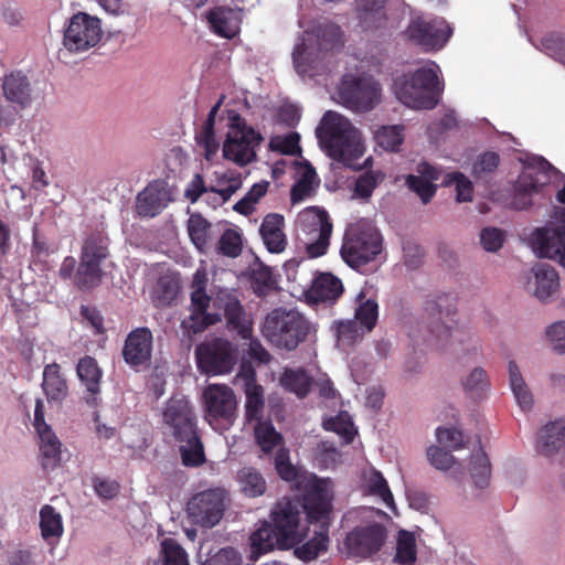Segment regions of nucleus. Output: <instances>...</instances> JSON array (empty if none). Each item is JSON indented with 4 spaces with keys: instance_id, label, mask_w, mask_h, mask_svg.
<instances>
[{
    "instance_id": "nucleus-1",
    "label": "nucleus",
    "mask_w": 565,
    "mask_h": 565,
    "mask_svg": "<svg viewBox=\"0 0 565 565\" xmlns=\"http://www.w3.org/2000/svg\"><path fill=\"white\" fill-rule=\"evenodd\" d=\"M302 504L303 497L301 500L285 497L274 504L269 520H264L249 536L252 561L275 550L288 551L302 542L303 534L300 531Z\"/></svg>"
},
{
    "instance_id": "nucleus-2",
    "label": "nucleus",
    "mask_w": 565,
    "mask_h": 565,
    "mask_svg": "<svg viewBox=\"0 0 565 565\" xmlns=\"http://www.w3.org/2000/svg\"><path fill=\"white\" fill-rule=\"evenodd\" d=\"M332 495L321 481H316L306 488L303 492L302 509L309 522L321 523L320 531L295 550L296 556L305 562L313 561L318 555L327 551L329 543L330 514L332 510Z\"/></svg>"
},
{
    "instance_id": "nucleus-3",
    "label": "nucleus",
    "mask_w": 565,
    "mask_h": 565,
    "mask_svg": "<svg viewBox=\"0 0 565 565\" xmlns=\"http://www.w3.org/2000/svg\"><path fill=\"white\" fill-rule=\"evenodd\" d=\"M343 45L340 26L326 22L318 24L312 33H306L292 52V61L297 73L313 75L315 62L320 53L333 51Z\"/></svg>"
},
{
    "instance_id": "nucleus-4",
    "label": "nucleus",
    "mask_w": 565,
    "mask_h": 565,
    "mask_svg": "<svg viewBox=\"0 0 565 565\" xmlns=\"http://www.w3.org/2000/svg\"><path fill=\"white\" fill-rule=\"evenodd\" d=\"M310 331V323L298 311L282 308L274 309L266 318L263 334L277 348L295 350L305 342Z\"/></svg>"
},
{
    "instance_id": "nucleus-5",
    "label": "nucleus",
    "mask_w": 565,
    "mask_h": 565,
    "mask_svg": "<svg viewBox=\"0 0 565 565\" xmlns=\"http://www.w3.org/2000/svg\"><path fill=\"white\" fill-rule=\"evenodd\" d=\"M108 238L100 232L87 235L82 244L74 286L81 291L97 288L105 276L103 263L109 257Z\"/></svg>"
},
{
    "instance_id": "nucleus-6",
    "label": "nucleus",
    "mask_w": 565,
    "mask_h": 565,
    "mask_svg": "<svg viewBox=\"0 0 565 565\" xmlns=\"http://www.w3.org/2000/svg\"><path fill=\"white\" fill-rule=\"evenodd\" d=\"M228 120L223 156L238 166H246L256 159V148L260 145L263 137L236 111L228 113Z\"/></svg>"
},
{
    "instance_id": "nucleus-7",
    "label": "nucleus",
    "mask_w": 565,
    "mask_h": 565,
    "mask_svg": "<svg viewBox=\"0 0 565 565\" xmlns=\"http://www.w3.org/2000/svg\"><path fill=\"white\" fill-rule=\"evenodd\" d=\"M424 313L427 320L428 338L426 341L438 348L446 347L457 329L452 328L456 313L455 298L450 294H429L424 302Z\"/></svg>"
},
{
    "instance_id": "nucleus-8",
    "label": "nucleus",
    "mask_w": 565,
    "mask_h": 565,
    "mask_svg": "<svg viewBox=\"0 0 565 565\" xmlns=\"http://www.w3.org/2000/svg\"><path fill=\"white\" fill-rule=\"evenodd\" d=\"M382 250L380 233L367 225H353L344 234L340 249L343 262L358 269L372 262Z\"/></svg>"
},
{
    "instance_id": "nucleus-9",
    "label": "nucleus",
    "mask_w": 565,
    "mask_h": 565,
    "mask_svg": "<svg viewBox=\"0 0 565 565\" xmlns=\"http://www.w3.org/2000/svg\"><path fill=\"white\" fill-rule=\"evenodd\" d=\"M323 140L329 154L337 160H347L362 152L358 130L349 119L328 110L322 117Z\"/></svg>"
},
{
    "instance_id": "nucleus-10",
    "label": "nucleus",
    "mask_w": 565,
    "mask_h": 565,
    "mask_svg": "<svg viewBox=\"0 0 565 565\" xmlns=\"http://www.w3.org/2000/svg\"><path fill=\"white\" fill-rule=\"evenodd\" d=\"M207 275L204 269L194 273L191 281L190 316L182 320L181 328L189 337L203 332L221 321L218 313L207 312L211 297L206 294Z\"/></svg>"
},
{
    "instance_id": "nucleus-11",
    "label": "nucleus",
    "mask_w": 565,
    "mask_h": 565,
    "mask_svg": "<svg viewBox=\"0 0 565 565\" xmlns=\"http://www.w3.org/2000/svg\"><path fill=\"white\" fill-rule=\"evenodd\" d=\"M204 418L216 431L228 430L237 417V401L226 385H209L203 392Z\"/></svg>"
},
{
    "instance_id": "nucleus-12",
    "label": "nucleus",
    "mask_w": 565,
    "mask_h": 565,
    "mask_svg": "<svg viewBox=\"0 0 565 565\" xmlns=\"http://www.w3.org/2000/svg\"><path fill=\"white\" fill-rule=\"evenodd\" d=\"M228 501L224 488H211L194 494L188 502L186 512L192 523L211 529L220 523Z\"/></svg>"
},
{
    "instance_id": "nucleus-13",
    "label": "nucleus",
    "mask_w": 565,
    "mask_h": 565,
    "mask_svg": "<svg viewBox=\"0 0 565 565\" xmlns=\"http://www.w3.org/2000/svg\"><path fill=\"white\" fill-rule=\"evenodd\" d=\"M300 226L306 235V252L310 258L327 254L333 225L327 211L309 207L300 214Z\"/></svg>"
},
{
    "instance_id": "nucleus-14",
    "label": "nucleus",
    "mask_w": 565,
    "mask_h": 565,
    "mask_svg": "<svg viewBox=\"0 0 565 565\" xmlns=\"http://www.w3.org/2000/svg\"><path fill=\"white\" fill-rule=\"evenodd\" d=\"M102 36V21L86 12H77L70 19L63 44L70 52L78 53L96 46Z\"/></svg>"
},
{
    "instance_id": "nucleus-15",
    "label": "nucleus",
    "mask_w": 565,
    "mask_h": 565,
    "mask_svg": "<svg viewBox=\"0 0 565 565\" xmlns=\"http://www.w3.org/2000/svg\"><path fill=\"white\" fill-rule=\"evenodd\" d=\"M195 355L199 367L206 374H225L236 364L237 349L228 340L216 338L199 344Z\"/></svg>"
},
{
    "instance_id": "nucleus-16",
    "label": "nucleus",
    "mask_w": 565,
    "mask_h": 565,
    "mask_svg": "<svg viewBox=\"0 0 565 565\" xmlns=\"http://www.w3.org/2000/svg\"><path fill=\"white\" fill-rule=\"evenodd\" d=\"M381 89L379 84L370 78L345 76L339 87L341 103L354 111H369L377 104Z\"/></svg>"
},
{
    "instance_id": "nucleus-17",
    "label": "nucleus",
    "mask_w": 565,
    "mask_h": 565,
    "mask_svg": "<svg viewBox=\"0 0 565 565\" xmlns=\"http://www.w3.org/2000/svg\"><path fill=\"white\" fill-rule=\"evenodd\" d=\"M387 539L386 527L379 522L356 525L344 540L348 554L367 558L377 554Z\"/></svg>"
},
{
    "instance_id": "nucleus-18",
    "label": "nucleus",
    "mask_w": 565,
    "mask_h": 565,
    "mask_svg": "<svg viewBox=\"0 0 565 565\" xmlns=\"http://www.w3.org/2000/svg\"><path fill=\"white\" fill-rule=\"evenodd\" d=\"M163 423L171 429L174 439H183L198 429L193 406L184 396L170 397L162 413Z\"/></svg>"
},
{
    "instance_id": "nucleus-19",
    "label": "nucleus",
    "mask_w": 565,
    "mask_h": 565,
    "mask_svg": "<svg viewBox=\"0 0 565 565\" xmlns=\"http://www.w3.org/2000/svg\"><path fill=\"white\" fill-rule=\"evenodd\" d=\"M2 96L9 105L29 109L38 98L30 76L21 70L6 73L1 79Z\"/></svg>"
},
{
    "instance_id": "nucleus-20",
    "label": "nucleus",
    "mask_w": 565,
    "mask_h": 565,
    "mask_svg": "<svg viewBox=\"0 0 565 565\" xmlns=\"http://www.w3.org/2000/svg\"><path fill=\"white\" fill-rule=\"evenodd\" d=\"M235 385L239 386L246 396V420L248 423L262 420L265 408L264 388L257 384L256 371L250 363H242L235 377Z\"/></svg>"
},
{
    "instance_id": "nucleus-21",
    "label": "nucleus",
    "mask_w": 565,
    "mask_h": 565,
    "mask_svg": "<svg viewBox=\"0 0 565 565\" xmlns=\"http://www.w3.org/2000/svg\"><path fill=\"white\" fill-rule=\"evenodd\" d=\"M407 38L426 50L441 47L451 35V29L444 20L417 18L406 29Z\"/></svg>"
},
{
    "instance_id": "nucleus-22",
    "label": "nucleus",
    "mask_w": 565,
    "mask_h": 565,
    "mask_svg": "<svg viewBox=\"0 0 565 565\" xmlns=\"http://www.w3.org/2000/svg\"><path fill=\"white\" fill-rule=\"evenodd\" d=\"M153 335L149 328L131 330L124 343L122 358L131 367L138 369L149 364L152 356Z\"/></svg>"
},
{
    "instance_id": "nucleus-23",
    "label": "nucleus",
    "mask_w": 565,
    "mask_h": 565,
    "mask_svg": "<svg viewBox=\"0 0 565 565\" xmlns=\"http://www.w3.org/2000/svg\"><path fill=\"white\" fill-rule=\"evenodd\" d=\"M217 301L224 310L227 328L236 331L242 339H249L253 335V322L239 299L226 292L220 295Z\"/></svg>"
},
{
    "instance_id": "nucleus-24",
    "label": "nucleus",
    "mask_w": 565,
    "mask_h": 565,
    "mask_svg": "<svg viewBox=\"0 0 565 565\" xmlns=\"http://www.w3.org/2000/svg\"><path fill=\"white\" fill-rule=\"evenodd\" d=\"M534 243L540 257L557 259L565 266V225L537 228Z\"/></svg>"
},
{
    "instance_id": "nucleus-25",
    "label": "nucleus",
    "mask_w": 565,
    "mask_h": 565,
    "mask_svg": "<svg viewBox=\"0 0 565 565\" xmlns=\"http://www.w3.org/2000/svg\"><path fill=\"white\" fill-rule=\"evenodd\" d=\"M393 92L402 104L413 109H433L438 105V99L424 94L409 75L397 77L393 84Z\"/></svg>"
},
{
    "instance_id": "nucleus-26",
    "label": "nucleus",
    "mask_w": 565,
    "mask_h": 565,
    "mask_svg": "<svg viewBox=\"0 0 565 565\" xmlns=\"http://www.w3.org/2000/svg\"><path fill=\"white\" fill-rule=\"evenodd\" d=\"M169 192L161 181L148 184L136 200V211L141 217H154L166 206Z\"/></svg>"
},
{
    "instance_id": "nucleus-27",
    "label": "nucleus",
    "mask_w": 565,
    "mask_h": 565,
    "mask_svg": "<svg viewBox=\"0 0 565 565\" xmlns=\"http://www.w3.org/2000/svg\"><path fill=\"white\" fill-rule=\"evenodd\" d=\"M343 284L340 278L331 273H320L312 280L307 291V297L316 303H334L343 294Z\"/></svg>"
},
{
    "instance_id": "nucleus-28",
    "label": "nucleus",
    "mask_w": 565,
    "mask_h": 565,
    "mask_svg": "<svg viewBox=\"0 0 565 565\" xmlns=\"http://www.w3.org/2000/svg\"><path fill=\"white\" fill-rule=\"evenodd\" d=\"M285 218L278 213L267 214L259 227V234L267 250L280 254L286 249L287 236L284 232Z\"/></svg>"
},
{
    "instance_id": "nucleus-29",
    "label": "nucleus",
    "mask_w": 565,
    "mask_h": 565,
    "mask_svg": "<svg viewBox=\"0 0 565 565\" xmlns=\"http://www.w3.org/2000/svg\"><path fill=\"white\" fill-rule=\"evenodd\" d=\"M205 18L212 32L221 38L233 39L239 32L238 14L233 8L215 7L206 12Z\"/></svg>"
},
{
    "instance_id": "nucleus-30",
    "label": "nucleus",
    "mask_w": 565,
    "mask_h": 565,
    "mask_svg": "<svg viewBox=\"0 0 565 565\" xmlns=\"http://www.w3.org/2000/svg\"><path fill=\"white\" fill-rule=\"evenodd\" d=\"M550 181L551 177L545 171L525 172L516 186V195L513 200L514 207L524 210L531 206V195L542 192L543 188L550 184Z\"/></svg>"
},
{
    "instance_id": "nucleus-31",
    "label": "nucleus",
    "mask_w": 565,
    "mask_h": 565,
    "mask_svg": "<svg viewBox=\"0 0 565 565\" xmlns=\"http://www.w3.org/2000/svg\"><path fill=\"white\" fill-rule=\"evenodd\" d=\"M81 382L86 386L85 401L89 406L97 405V397L100 393L102 370L97 361L89 355L82 358L76 366Z\"/></svg>"
},
{
    "instance_id": "nucleus-32",
    "label": "nucleus",
    "mask_w": 565,
    "mask_h": 565,
    "mask_svg": "<svg viewBox=\"0 0 565 565\" xmlns=\"http://www.w3.org/2000/svg\"><path fill=\"white\" fill-rule=\"evenodd\" d=\"M536 448L544 456H552L561 450L565 456V425L559 422L546 424L539 433Z\"/></svg>"
},
{
    "instance_id": "nucleus-33",
    "label": "nucleus",
    "mask_w": 565,
    "mask_h": 565,
    "mask_svg": "<svg viewBox=\"0 0 565 565\" xmlns=\"http://www.w3.org/2000/svg\"><path fill=\"white\" fill-rule=\"evenodd\" d=\"M536 288L535 297L541 301H550L558 291L559 277L554 267L547 264H537L533 267Z\"/></svg>"
},
{
    "instance_id": "nucleus-34",
    "label": "nucleus",
    "mask_w": 565,
    "mask_h": 565,
    "mask_svg": "<svg viewBox=\"0 0 565 565\" xmlns=\"http://www.w3.org/2000/svg\"><path fill=\"white\" fill-rule=\"evenodd\" d=\"M42 387L49 402L61 403L67 397L68 386L57 363L44 367Z\"/></svg>"
},
{
    "instance_id": "nucleus-35",
    "label": "nucleus",
    "mask_w": 565,
    "mask_h": 565,
    "mask_svg": "<svg viewBox=\"0 0 565 565\" xmlns=\"http://www.w3.org/2000/svg\"><path fill=\"white\" fill-rule=\"evenodd\" d=\"M282 387L294 393L298 398H305L315 383L305 369H286L280 377Z\"/></svg>"
},
{
    "instance_id": "nucleus-36",
    "label": "nucleus",
    "mask_w": 565,
    "mask_h": 565,
    "mask_svg": "<svg viewBox=\"0 0 565 565\" xmlns=\"http://www.w3.org/2000/svg\"><path fill=\"white\" fill-rule=\"evenodd\" d=\"M183 444L180 446L182 463L185 467H200L205 462L204 446L199 435V430L189 434L186 438L177 439Z\"/></svg>"
},
{
    "instance_id": "nucleus-37",
    "label": "nucleus",
    "mask_w": 565,
    "mask_h": 565,
    "mask_svg": "<svg viewBox=\"0 0 565 565\" xmlns=\"http://www.w3.org/2000/svg\"><path fill=\"white\" fill-rule=\"evenodd\" d=\"M188 234L193 245L205 252L207 244L212 241V224L200 213L190 215L186 225Z\"/></svg>"
},
{
    "instance_id": "nucleus-38",
    "label": "nucleus",
    "mask_w": 565,
    "mask_h": 565,
    "mask_svg": "<svg viewBox=\"0 0 565 565\" xmlns=\"http://www.w3.org/2000/svg\"><path fill=\"white\" fill-rule=\"evenodd\" d=\"M237 481L241 491L248 498L263 495L267 489V482L263 475L254 467H244L237 472Z\"/></svg>"
},
{
    "instance_id": "nucleus-39",
    "label": "nucleus",
    "mask_w": 565,
    "mask_h": 565,
    "mask_svg": "<svg viewBox=\"0 0 565 565\" xmlns=\"http://www.w3.org/2000/svg\"><path fill=\"white\" fill-rule=\"evenodd\" d=\"M509 380L514 397L522 411H530L533 406V395L523 380L518 364L509 362Z\"/></svg>"
},
{
    "instance_id": "nucleus-40",
    "label": "nucleus",
    "mask_w": 565,
    "mask_h": 565,
    "mask_svg": "<svg viewBox=\"0 0 565 565\" xmlns=\"http://www.w3.org/2000/svg\"><path fill=\"white\" fill-rule=\"evenodd\" d=\"M364 481L369 494L380 498L388 508L394 507L393 493L386 479L379 470L372 468L365 472Z\"/></svg>"
},
{
    "instance_id": "nucleus-41",
    "label": "nucleus",
    "mask_w": 565,
    "mask_h": 565,
    "mask_svg": "<svg viewBox=\"0 0 565 565\" xmlns=\"http://www.w3.org/2000/svg\"><path fill=\"white\" fill-rule=\"evenodd\" d=\"M254 426V436L260 449L269 454L282 443V436L275 429L270 420H257Z\"/></svg>"
},
{
    "instance_id": "nucleus-42",
    "label": "nucleus",
    "mask_w": 565,
    "mask_h": 565,
    "mask_svg": "<svg viewBox=\"0 0 565 565\" xmlns=\"http://www.w3.org/2000/svg\"><path fill=\"white\" fill-rule=\"evenodd\" d=\"M416 539L412 532L401 530L397 535L394 562L399 565H414L417 559Z\"/></svg>"
},
{
    "instance_id": "nucleus-43",
    "label": "nucleus",
    "mask_w": 565,
    "mask_h": 565,
    "mask_svg": "<svg viewBox=\"0 0 565 565\" xmlns=\"http://www.w3.org/2000/svg\"><path fill=\"white\" fill-rule=\"evenodd\" d=\"M415 84L424 92L435 96L438 100L444 90V84L440 82L437 72L431 67H422L409 75Z\"/></svg>"
},
{
    "instance_id": "nucleus-44",
    "label": "nucleus",
    "mask_w": 565,
    "mask_h": 565,
    "mask_svg": "<svg viewBox=\"0 0 565 565\" xmlns=\"http://www.w3.org/2000/svg\"><path fill=\"white\" fill-rule=\"evenodd\" d=\"M40 527L44 540L62 536V516L52 505L45 504L40 510Z\"/></svg>"
},
{
    "instance_id": "nucleus-45",
    "label": "nucleus",
    "mask_w": 565,
    "mask_h": 565,
    "mask_svg": "<svg viewBox=\"0 0 565 565\" xmlns=\"http://www.w3.org/2000/svg\"><path fill=\"white\" fill-rule=\"evenodd\" d=\"M462 387L470 398H482L489 388V380L486 371L481 367H475L462 381Z\"/></svg>"
},
{
    "instance_id": "nucleus-46",
    "label": "nucleus",
    "mask_w": 565,
    "mask_h": 565,
    "mask_svg": "<svg viewBox=\"0 0 565 565\" xmlns=\"http://www.w3.org/2000/svg\"><path fill=\"white\" fill-rule=\"evenodd\" d=\"M470 465V473L476 487L486 488L491 475L490 460L487 454L483 450L477 451L471 456Z\"/></svg>"
},
{
    "instance_id": "nucleus-47",
    "label": "nucleus",
    "mask_w": 565,
    "mask_h": 565,
    "mask_svg": "<svg viewBox=\"0 0 565 565\" xmlns=\"http://www.w3.org/2000/svg\"><path fill=\"white\" fill-rule=\"evenodd\" d=\"M39 437L41 440L40 450L44 460L43 466L55 467L61 460V441L53 430L46 431Z\"/></svg>"
},
{
    "instance_id": "nucleus-48",
    "label": "nucleus",
    "mask_w": 565,
    "mask_h": 565,
    "mask_svg": "<svg viewBox=\"0 0 565 565\" xmlns=\"http://www.w3.org/2000/svg\"><path fill=\"white\" fill-rule=\"evenodd\" d=\"M364 294H359L360 303L355 309V320L362 324L367 331H372L376 326L379 318V305L374 299H365Z\"/></svg>"
},
{
    "instance_id": "nucleus-49",
    "label": "nucleus",
    "mask_w": 565,
    "mask_h": 565,
    "mask_svg": "<svg viewBox=\"0 0 565 565\" xmlns=\"http://www.w3.org/2000/svg\"><path fill=\"white\" fill-rule=\"evenodd\" d=\"M250 284L256 295L266 296L275 289L276 281L273 277L271 269L264 264H259L252 269Z\"/></svg>"
},
{
    "instance_id": "nucleus-50",
    "label": "nucleus",
    "mask_w": 565,
    "mask_h": 565,
    "mask_svg": "<svg viewBox=\"0 0 565 565\" xmlns=\"http://www.w3.org/2000/svg\"><path fill=\"white\" fill-rule=\"evenodd\" d=\"M317 173L311 166H306L300 179L291 186L290 199L292 203H298L311 195L316 182Z\"/></svg>"
},
{
    "instance_id": "nucleus-51",
    "label": "nucleus",
    "mask_w": 565,
    "mask_h": 565,
    "mask_svg": "<svg viewBox=\"0 0 565 565\" xmlns=\"http://www.w3.org/2000/svg\"><path fill=\"white\" fill-rule=\"evenodd\" d=\"M376 143L387 151H396L403 142L402 128L398 126H382L374 135Z\"/></svg>"
},
{
    "instance_id": "nucleus-52",
    "label": "nucleus",
    "mask_w": 565,
    "mask_h": 565,
    "mask_svg": "<svg viewBox=\"0 0 565 565\" xmlns=\"http://www.w3.org/2000/svg\"><path fill=\"white\" fill-rule=\"evenodd\" d=\"M241 234L233 228H226L218 239L217 250L221 255L235 258L242 253Z\"/></svg>"
},
{
    "instance_id": "nucleus-53",
    "label": "nucleus",
    "mask_w": 565,
    "mask_h": 565,
    "mask_svg": "<svg viewBox=\"0 0 565 565\" xmlns=\"http://www.w3.org/2000/svg\"><path fill=\"white\" fill-rule=\"evenodd\" d=\"M242 183L241 173H224L217 180V188L212 186L210 191L217 193L221 196L222 202L225 203L236 191L241 189Z\"/></svg>"
},
{
    "instance_id": "nucleus-54",
    "label": "nucleus",
    "mask_w": 565,
    "mask_h": 565,
    "mask_svg": "<svg viewBox=\"0 0 565 565\" xmlns=\"http://www.w3.org/2000/svg\"><path fill=\"white\" fill-rule=\"evenodd\" d=\"M500 163V156L494 151H486L478 156L472 164V175L476 180L483 179L494 172Z\"/></svg>"
},
{
    "instance_id": "nucleus-55",
    "label": "nucleus",
    "mask_w": 565,
    "mask_h": 565,
    "mask_svg": "<svg viewBox=\"0 0 565 565\" xmlns=\"http://www.w3.org/2000/svg\"><path fill=\"white\" fill-rule=\"evenodd\" d=\"M163 565H189L185 550L173 539H166L161 543Z\"/></svg>"
},
{
    "instance_id": "nucleus-56",
    "label": "nucleus",
    "mask_w": 565,
    "mask_h": 565,
    "mask_svg": "<svg viewBox=\"0 0 565 565\" xmlns=\"http://www.w3.org/2000/svg\"><path fill=\"white\" fill-rule=\"evenodd\" d=\"M446 182L455 184L456 199L458 202H470L473 196L472 182L461 172H452L447 174Z\"/></svg>"
},
{
    "instance_id": "nucleus-57",
    "label": "nucleus",
    "mask_w": 565,
    "mask_h": 565,
    "mask_svg": "<svg viewBox=\"0 0 565 565\" xmlns=\"http://www.w3.org/2000/svg\"><path fill=\"white\" fill-rule=\"evenodd\" d=\"M406 184L408 189L415 192L425 204L428 203L436 193V185H434L430 180L422 175H408Z\"/></svg>"
},
{
    "instance_id": "nucleus-58",
    "label": "nucleus",
    "mask_w": 565,
    "mask_h": 565,
    "mask_svg": "<svg viewBox=\"0 0 565 565\" xmlns=\"http://www.w3.org/2000/svg\"><path fill=\"white\" fill-rule=\"evenodd\" d=\"M331 328L333 332L335 328L338 342L342 345H352L360 337L359 327L354 320L338 321Z\"/></svg>"
},
{
    "instance_id": "nucleus-59",
    "label": "nucleus",
    "mask_w": 565,
    "mask_h": 565,
    "mask_svg": "<svg viewBox=\"0 0 565 565\" xmlns=\"http://www.w3.org/2000/svg\"><path fill=\"white\" fill-rule=\"evenodd\" d=\"M275 469L278 476L285 481H294L298 471L296 467L290 462L289 451L286 448H280L275 455Z\"/></svg>"
},
{
    "instance_id": "nucleus-60",
    "label": "nucleus",
    "mask_w": 565,
    "mask_h": 565,
    "mask_svg": "<svg viewBox=\"0 0 565 565\" xmlns=\"http://www.w3.org/2000/svg\"><path fill=\"white\" fill-rule=\"evenodd\" d=\"M323 427L326 430L334 431L342 436L347 444L352 443L356 433L353 423L341 416L329 418L323 423Z\"/></svg>"
},
{
    "instance_id": "nucleus-61",
    "label": "nucleus",
    "mask_w": 565,
    "mask_h": 565,
    "mask_svg": "<svg viewBox=\"0 0 565 565\" xmlns=\"http://www.w3.org/2000/svg\"><path fill=\"white\" fill-rule=\"evenodd\" d=\"M427 458L429 463L438 470H449L456 462L450 451L438 446H430L427 449Z\"/></svg>"
},
{
    "instance_id": "nucleus-62",
    "label": "nucleus",
    "mask_w": 565,
    "mask_h": 565,
    "mask_svg": "<svg viewBox=\"0 0 565 565\" xmlns=\"http://www.w3.org/2000/svg\"><path fill=\"white\" fill-rule=\"evenodd\" d=\"M436 437L440 445H444L451 450H457L463 447V434L456 428H437Z\"/></svg>"
},
{
    "instance_id": "nucleus-63",
    "label": "nucleus",
    "mask_w": 565,
    "mask_h": 565,
    "mask_svg": "<svg viewBox=\"0 0 565 565\" xmlns=\"http://www.w3.org/2000/svg\"><path fill=\"white\" fill-rule=\"evenodd\" d=\"M480 242L487 252H497L503 245L504 233L497 227H486L481 231Z\"/></svg>"
},
{
    "instance_id": "nucleus-64",
    "label": "nucleus",
    "mask_w": 565,
    "mask_h": 565,
    "mask_svg": "<svg viewBox=\"0 0 565 565\" xmlns=\"http://www.w3.org/2000/svg\"><path fill=\"white\" fill-rule=\"evenodd\" d=\"M241 557L233 547L221 548L216 554L211 556L204 565H239Z\"/></svg>"
}]
</instances>
